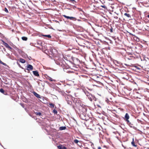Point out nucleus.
I'll return each instance as SVG.
<instances>
[{
  "label": "nucleus",
  "instance_id": "obj_40",
  "mask_svg": "<svg viewBox=\"0 0 149 149\" xmlns=\"http://www.w3.org/2000/svg\"><path fill=\"white\" fill-rule=\"evenodd\" d=\"M147 17H149V15H147Z\"/></svg>",
  "mask_w": 149,
  "mask_h": 149
},
{
  "label": "nucleus",
  "instance_id": "obj_20",
  "mask_svg": "<svg viewBox=\"0 0 149 149\" xmlns=\"http://www.w3.org/2000/svg\"><path fill=\"white\" fill-rule=\"evenodd\" d=\"M49 105H50V107L51 108H53L54 107V105L52 103H50L49 104Z\"/></svg>",
  "mask_w": 149,
  "mask_h": 149
},
{
  "label": "nucleus",
  "instance_id": "obj_33",
  "mask_svg": "<svg viewBox=\"0 0 149 149\" xmlns=\"http://www.w3.org/2000/svg\"><path fill=\"white\" fill-rule=\"evenodd\" d=\"M116 63H118V64H120V62H118L117 61H116Z\"/></svg>",
  "mask_w": 149,
  "mask_h": 149
},
{
  "label": "nucleus",
  "instance_id": "obj_25",
  "mask_svg": "<svg viewBox=\"0 0 149 149\" xmlns=\"http://www.w3.org/2000/svg\"><path fill=\"white\" fill-rule=\"evenodd\" d=\"M4 10L6 13H8V10L6 8H5Z\"/></svg>",
  "mask_w": 149,
  "mask_h": 149
},
{
  "label": "nucleus",
  "instance_id": "obj_22",
  "mask_svg": "<svg viewBox=\"0 0 149 149\" xmlns=\"http://www.w3.org/2000/svg\"><path fill=\"white\" fill-rule=\"evenodd\" d=\"M53 112L55 114H56L57 113V111L56 110L54 109L53 111Z\"/></svg>",
  "mask_w": 149,
  "mask_h": 149
},
{
  "label": "nucleus",
  "instance_id": "obj_12",
  "mask_svg": "<svg viewBox=\"0 0 149 149\" xmlns=\"http://www.w3.org/2000/svg\"><path fill=\"white\" fill-rule=\"evenodd\" d=\"M66 128L65 126H61L59 127V130H65Z\"/></svg>",
  "mask_w": 149,
  "mask_h": 149
},
{
  "label": "nucleus",
  "instance_id": "obj_21",
  "mask_svg": "<svg viewBox=\"0 0 149 149\" xmlns=\"http://www.w3.org/2000/svg\"><path fill=\"white\" fill-rule=\"evenodd\" d=\"M0 63L2 64L5 66H7V64L6 63H4L3 62H2L1 61H0Z\"/></svg>",
  "mask_w": 149,
  "mask_h": 149
},
{
  "label": "nucleus",
  "instance_id": "obj_36",
  "mask_svg": "<svg viewBox=\"0 0 149 149\" xmlns=\"http://www.w3.org/2000/svg\"><path fill=\"white\" fill-rule=\"evenodd\" d=\"M97 105V106H98V107H100V108H101V106H100V105Z\"/></svg>",
  "mask_w": 149,
  "mask_h": 149
},
{
  "label": "nucleus",
  "instance_id": "obj_27",
  "mask_svg": "<svg viewBox=\"0 0 149 149\" xmlns=\"http://www.w3.org/2000/svg\"><path fill=\"white\" fill-rule=\"evenodd\" d=\"M49 80L51 81H54V80L50 77L49 78Z\"/></svg>",
  "mask_w": 149,
  "mask_h": 149
},
{
  "label": "nucleus",
  "instance_id": "obj_1",
  "mask_svg": "<svg viewBox=\"0 0 149 149\" xmlns=\"http://www.w3.org/2000/svg\"><path fill=\"white\" fill-rule=\"evenodd\" d=\"M72 96L70 95H67L65 97V100L67 102L68 104L70 105H71L72 103Z\"/></svg>",
  "mask_w": 149,
  "mask_h": 149
},
{
  "label": "nucleus",
  "instance_id": "obj_34",
  "mask_svg": "<svg viewBox=\"0 0 149 149\" xmlns=\"http://www.w3.org/2000/svg\"><path fill=\"white\" fill-rule=\"evenodd\" d=\"M114 18L115 19H117L118 18V17L117 16H116L114 17Z\"/></svg>",
  "mask_w": 149,
  "mask_h": 149
},
{
  "label": "nucleus",
  "instance_id": "obj_46",
  "mask_svg": "<svg viewBox=\"0 0 149 149\" xmlns=\"http://www.w3.org/2000/svg\"><path fill=\"white\" fill-rule=\"evenodd\" d=\"M94 149H95V148H94Z\"/></svg>",
  "mask_w": 149,
  "mask_h": 149
},
{
  "label": "nucleus",
  "instance_id": "obj_7",
  "mask_svg": "<svg viewBox=\"0 0 149 149\" xmlns=\"http://www.w3.org/2000/svg\"><path fill=\"white\" fill-rule=\"evenodd\" d=\"M127 123L130 127L134 129H135L136 128V127L133 126V124L131 122H130V121H129V123Z\"/></svg>",
  "mask_w": 149,
  "mask_h": 149
},
{
  "label": "nucleus",
  "instance_id": "obj_3",
  "mask_svg": "<svg viewBox=\"0 0 149 149\" xmlns=\"http://www.w3.org/2000/svg\"><path fill=\"white\" fill-rule=\"evenodd\" d=\"M80 118L82 120H86L87 119V116L86 115L85 113L83 112L80 114Z\"/></svg>",
  "mask_w": 149,
  "mask_h": 149
},
{
  "label": "nucleus",
  "instance_id": "obj_26",
  "mask_svg": "<svg viewBox=\"0 0 149 149\" xmlns=\"http://www.w3.org/2000/svg\"><path fill=\"white\" fill-rule=\"evenodd\" d=\"M93 100H94L95 101H96L97 100V98L95 97L94 95L93 97Z\"/></svg>",
  "mask_w": 149,
  "mask_h": 149
},
{
  "label": "nucleus",
  "instance_id": "obj_4",
  "mask_svg": "<svg viewBox=\"0 0 149 149\" xmlns=\"http://www.w3.org/2000/svg\"><path fill=\"white\" fill-rule=\"evenodd\" d=\"M26 70L28 71L32 70L33 69V67L31 65L29 64L26 66Z\"/></svg>",
  "mask_w": 149,
  "mask_h": 149
},
{
  "label": "nucleus",
  "instance_id": "obj_11",
  "mask_svg": "<svg viewBox=\"0 0 149 149\" xmlns=\"http://www.w3.org/2000/svg\"><path fill=\"white\" fill-rule=\"evenodd\" d=\"M124 15L128 18H131V16L128 13H125L124 14Z\"/></svg>",
  "mask_w": 149,
  "mask_h": 149
},
{
  "label": "nucleus",
  "instance_id": "obj_19",
  "mask_svg": "<svg viewBox=\"0 0 149 149\" xmlns=\"http://www.w3.org/2000/svg\"><path fill=\"white\" fill-rule=\"evenodd\" d=\"M22 40L24 41H26L27 40V38L25 36H23L22 37Z\"/></svg>",
  "mask_w": 149,
  "mask_h": 149
},
{
  "label": "nucleus",
  "instance_id": "obj_43",
  "mask_svg": "<svg viewBox=\"0 0 149 149\" xmlns=\"http://www.w3.org/2000/svg\"><path fill=\"white\" fill-rule=\"evenodd\" d=\"M85 109L86 111L87 110H86V109Z\"/></svg>",
  "mask_w": 149,
  "mask_h": 149
},
{
  "label": "nucleus",
  "instance_id": "obj_24",
  "mask_svg": "<svg viewBox=\"0 0 149 149\" xmlns=\"http://www.w3.org/2000/svg\"><path fill=\"white\" fill-rule=\"evenodd\" d=\"M74 142L76 143H77L79 142V141L77 139H75L74 140Z\"/></svg>",
  "mask_w": 149,
  "mask_h": 149
},
{
  "label": "nucleus",
  "instance_id": "obj_41",
  "mask_svg": "<svg viewBox=\"0 0 149 149\" xmlns=\"http://www.w3.org/2000/svg\"><path fill=\"white\" fill-rule=\"evenodd\" d=\"M0 145L2 147H3V146L2 145H1V143H0Z\"/></svg>",
  "mask_w": 149,
  "mask_h": 149
},
{
  "label": "nucleus",
  "instance_id": "obj_14",
  "mask_svg": "<svg viewBox=\"0 0 149 149\" xmlns=\"http://www.w3.org/2000/svg\"><path fill=\"white\" fill-rule=\"evenodd\" d=\"M19 60L20 62L22 63H24L25 62V60L23 58H20Z\"/></svg>",
  "mask_w": 149,
  "mask_h": 149
},
{
  "label": "nucleus",
  "instance_id": "obj_28",
  "mask_svg": "<svg viewBox=\"0 0 149 149\" xmlns=\"http://www.w3.org/2000/svg\"><path fill=\"white\" fill-rule=\"evenodd\" d=\"M101 6L105 9L107 8L106 6L105 5H102Z\"/></svg>",
  "mask_w": 149,
  "mask_h": 149
},
{
  "label": "nucleus",
  "instance_id": "obj_38",
  "mask_svg": "<svg viewBox=\"0 0 149 149\" xmlns=\"http://www.w3.org/2000/svg\"><path fill=\"white\" fill-rule=\"evenodd\" d=\"M71 1H75L74 0H70Z\"/></svg>",
  "mask_w": 149,
  "mask_h": 149
},
{
  "label": "nucleus",
  "instance_id": "obj_30",
  "mask_svg": "<svg viewBox=\"0 0 149 149\" xmlns=\"http://www.w3.org/2000/svg\"><path fill=\"white\" fill-rule=\"evenodd\" d=\"M110 32L111 33L112 32H113V29H112V28H111L110 29Z\"/></svg>",
  "mask_w": 149,
  "mask_h": 149
},
{
  "label": "nucleus",
  "instance_id": "obj_17",
  "mask_svg": "<svg viewBox=\"0 0 149 149\" xmlns=\"http://www.w3.org/2000/svg\"><path fill=\"white\" fill-rule=\"evenodd\" d=\"M35 114L37 115H39V116H41L42 115V113L40 112H35Z\"/></svg>",
  "mask_w": 149,
  "mask_h": 149
},
{
  "label": "nucleus",
  "instance_id": "obj_45",
  "mask_svg": "<svg viewBox=\"0 0 149 149\" xmlns=\"http://www.w3.org/2000/svg\"><path fill=\"white\" fill-rule=\"evenodd\" d=\"M1 61V60H0V61Z\"/></svg>",
  "mask_w": 149,
  "mask_h": 149
},
{
  "label": "nucleus",
  "instance_id": "obj_15",
  "mask_svg": "<svg viewBox=\"0 0 149 149\" xmlns=\"http://www.w3.org/2000/svg\"><path fill=\"white\" fill-rule=\"evenodd\" d=\"M131 144H132V145L133 146H134L135 147H136L137 146V145L135 144V143L134 141V139H133L132 141L131 142Z\"/></svg>",
  "mask_w": 149,
  "mask_h": 149
},
{
  "label": "nucleus",
  "instance_id": "obj_32",
  "mask_svg": "<svg viewBox=\"0 0 149 149\" xmlns=\"http://www.w3.org/2000/svg\"><path fill=\"white\" fill-rule=\"evenodd\" d=\"M63 16L65 17V18H67V16L65 15H63Z\"/></svg>",
  "mask_w": 149,
  "mask_h": 149
},
{
  "label": "nucleus",
  "instance_id": "obj_44",
  "mask_svg": "<svg viewBox=\"0 0 149 149\" xmlns=\"http://www.w3.org/2000/svg\"><path fill=\"white\" fill-rule=\"evenodd\" d=\"M8 55H9V54H8Z\"/></svg>",
  "mask_w": 149,
  "mask_h": 149
},
{
  "label": "nucleus",
  "instance_id": "obj_23",
  "mask_svg": "<svg viewBox=\"0 0 149 149\" xmlns=\"http://www.w3.org/2000/svg\"><path fill=\"white\" fill-rule=\"evenodd\" d=\"M0 92L2 93H4V91L3 89L1 88L0 89Z\"/></svg>",
  "mask_w": 149,
  "mask_h": 149
},
{
  "label": "nucleus",
  "instance_id": "obj_8",
  "mask_svg": "<svg viewBox=\"0 0 149 149\" xmlns=\"http://www.w3.org/2000/svg\"><path fill=\"white\" fill-rule=\"evenodd\" d=\"M33 93L34 95L37 97L39 98H41V96L36 92L34 91Z\"/></svg>",
  "mask_w": 149,
  "mask_h": 149
},
{
  "label": "nucleus",
  "instance_id": "obj_18",
  "mask_svg": "<svg viewBox=\"0 0 149 149\" xmlns=\"http://www.w3.org/2000/svg\"><path fill=\"white\" fill-rule=\"evenodd\" d=\"M43 36L46 37H48L49 38H51V36L50 35H42Z\"/></svg>",
  "mask_w": 149,
  "mask_h": 149
},
{
  "label": "nucleus",
  "instance_id": "obj_35",
  "mask_svg": "<svg viewBox=\"0 0 149 149\" xmlns=\"http://www.w3.org/2000/svg\"><path fill=\"white\" fill-rule=\"evenodd\" d=\"M98 149H101V148L100 147H98Z\"/></svg>",
  "mask_w": 149,
  "mask_h": 149
},
{
  "label": "nucleus",
  "instance_id": "obj_39",
  "mask_svg": "<svg viewBox=\"0 0 149 149\" xmlns=\"http://www.w3.org/2000/svg\"><path fill=\"white\" fill-rule=\"evenodd\" d=\"M77 20H78V21H81V20H80V19H78Z\"/></svg>",
  "mask_w": 149,
  "mask_h": 149
},
{
  "label": "nucleus",
  "instance_id": "obj_13",
  "mask_svg": "<svg viewBox=\"0 0 149 149\" xmlns=\"http://www.w3.org/2000/svg\"><path fill=\"white\" fill-rule=\"evenodd\" d=\"M134 39L137 42H139L140 40L137 37L134 36Z\"/></svg>",
  "mask_w": 149,
  "mask_h": 149
},
{
  "label": "nucleus",
  "instance_id": "obj_16",
  "mask_svg": "<svg viewBox=\"0 0 149 149\" xmlns=\"http://www.w3.org/2000/svg\"><path fill=\"white\" fill-rule=\"evenodd\" d=\"M69 19L74 21H75L77 20V19L76 18L72 17H70Z\"/></svg>",
  "mask_w": 149,
  "mask_h": 149
},
{
  "label": "nucleus",
  "instance_id": "obj_10",
  "mask_svg": "<svg viewBox=\"0 0 149 149\" xmlns=\"http://www.w3.org/2000/svg\"><path fill=\"white\" fill-rule=\"evenodd\" d=\"M57 147L58 149H66V148L65 147L61 145L58 146Z\"/></svg>",
  "mask_w": 149,
  "mask_h": 149
},
{
  "label": "nucleus",
  "instance_id": "obj_31",
  "mask_svg": "<svg viewBox=\"0 0 149 149\" xmlns=\"http://www.w3.org/2000/svg\"><path fill=\"white\" fill-rule=\"evenodd\" d=\"M20 105H21V106L23 107L24 108V105L23 104H22V103H20Z\"/></svg>",
  "mask_w": 149,
  "mask_h": 149
},
{
  "label": "nucleus",
  "instance_id": "obj_29",
  "mask_svg": "<svg viewBox=\"0 0 149 149\" xmlns=\"http://www.w3.org/2000/svg\"><path fill=\"white\" fill-rule=\"evenodd\" d=\"M24 56L25 58H27L28 57V56L26 54H25Z\"/></svg>",
  "mask_w": 149,
  "mask_h": 149
},
{
  "label": "nucleus",
  "instance_id": "obj_42",
  "mask_svg": "<svg viewBox=\"0 0 149 149\" xmlns=\"http://www.w3.org/2000/svg\"><path fill=\"white\" fill-rule=\"evenodd\" d=\"M123 79H126V78L125 77H123Z\"/></svg>",
  "mask_w": 149,
  "mask_h": 149
},
{
  "label": "nucleus",
  "instance_id": "obj_6",
  "mask_svg": "<svg viewBox=\"0 0 149 149\" xmlns=\"http://www.w3.org/2000/svg\"><path fill=\"white\" fill-rule=\"evenodd\" d=\"M3 45L7 48L12 49V48L6 43L3 40Z\"/></svg>",
  "mask_w": 149,
  "mask_h": 149
},
{
  "label": "nucleus",
  "instance_id": "obj_5",
  "mask_svg": "<svg viewBox=\"0 0 149 149\" xmlns=\"http://www.w3.org/2000/svg\"><path fill=\"white\" fill-rule=\"evenodd\" d=\"M129 116L128 113H126L125 115V121L127 122V123L129 122Z\"/></svg>",
  "mask_w": 149,
  "mask_h": 149
},
{
  "label": "nucleus",
  "instance_id": "obj_37",
  "mask_svg": "<svg viewBox=\"0 0 149 149\" xmlns=\"http://www.w3.org/2000/svg\"><path fill=\"white\" fill-rule=\"evenodd\" d=\"M69 17H70V16H67L66 18H67L68 19H69Z\"/></svg>",
  "mask_w": 149,
  "mask_h": 149
},
{
  "label": "nucleus",
  "instance_id": "obj_9",
  "mask_svg": "<svg viewBox=\"0 0 149 149\" xmlns=\"http://www.w3.org/2000/svg\"><path fill=\"white\" fill-rule=\"evenodd\" d=\"M33 74L36 76L39 77V74L38 73V72L37 71H33Z\"/></svg>",
  "mask_w": 149,
  "mask_h": 149
},
{
  "label": "nucleus",
  "instance_id": "obj_2",
  "mask_svg": "<svg viewBox=\"0 0 149 149\" xmlns=\"http://www.w3.org/2000/svg\"><path fill=\"white\" fill-rule=\"evenodd\" d=\"M84 92L86 96L88 97V98L91 101L93 100V98L94 95L89 93L86 91H84Z\"/></svg>",
  "mask_w": 149,
  "mask_h": 149
}]
</instances>
